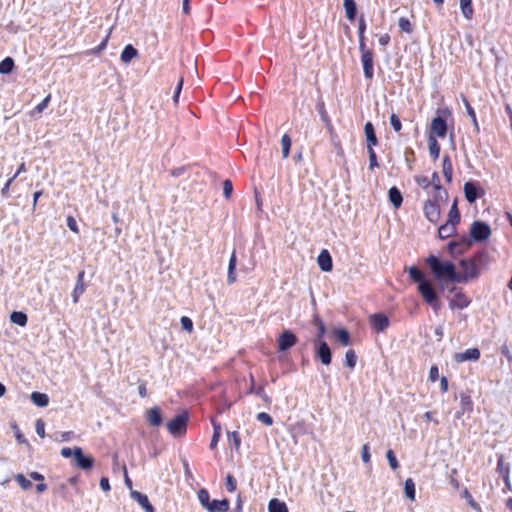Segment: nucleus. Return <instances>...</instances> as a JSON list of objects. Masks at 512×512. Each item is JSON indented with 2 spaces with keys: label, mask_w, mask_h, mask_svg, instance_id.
I'll list each match as a JSON object with an SVG mask.
<instances>
[{
  "label": "nucleus",
  "mask_w": 512,
  "mask_h": 512,
  "mask_svg": "<svg viewBox=\"0 0 512 512\" xmlns=\"http://www.w3.org/2000/svg\"><path fill=\"white\" fill-rule=\"evenodd\" d=\"M428 147H429L430 156L434 160H436L439 157V154H440V145L437 142L436 138L434 136H432V135H429Z\"/></svg>",
  "instance_id": "nucleus-35"
},
{
  "label": "nucleus",
  "mask_w": 512,
  "mask_h": 512,
  "mask_svg": "<svg viewBox=\"0 0 512 512\" xmlns=\"http://www.w3.org/2000/svg\"><path fill=\"white\" fill-rule=\"evenodd\" d=\"M357 362V356L353 349H349L345 354V366L354 369Z\"/></svg>",
  "instance_id": "nucleus-44"
},
{
  "label": "nucleus",
  "mask_w": 512,
  "mask_h": 512,
  "mask_svg": "<svg viewBox=\"0 0 512 512\" xmlns=\"http://www.w3.org/2000/svg\"><path fill=\"white\" fill-rule=\"evenodd\" d=\"M390 125L395 132H400L402 129V123L399 116L395 113L390 115Z\"/></svg>",
  "instance_id": "nucleus-51"
},
{
  "label": "nucleus",
  "mask_w": 512,
  "mask_h": 512,
  "mask_svg": "<svg viewBox=\"0 0 512 512\" xmlns=\"http://www.w3.org/2000/svg\"><path fill=\"white\" fill-rule=\"evenodd\" d=\"M409 276L412 281L418 283V292L423 300L429 304L435 312L441 308V302L430 281L425 279L424 273L417 267L409 268Z\"/></svg>",
  "instance_id": "nucleus-1"
},
{
  "label": "nucleus",
  "mask_w": 512,
  "mask_h": 512,
  "mask_svg": "<svg viewBox=\"0 0 512 512\" xmlns=\"http://www.w3.org/2000/svg\"><path fill=\"white\" fill-rule=\"evenodd\" d=\"M257 420L263 423L266 426H271L273 424L272 417L266 412H260L257 414Z\"/></svg>",
  "instance_id": "nucleus-55"
},
{
  "label": "nucleus",
  "mask_w": 512,
  "mask_h": 512,
  "mask_svg": "<svg viewBox=\"0 0 512 512\" xmlns=\"http://www.w3.org/2000/svg\"><path fill=\"white\" fill-rule=\"evenodd\" d=\"M312 321H313V324L317 327V334H316V338L314 340V344H316L317 342L323 341L322 339L326 333V326L318 314H315L313 316Z\"/></svg>",
  "instance_id": "nucleus-26"
},
{
  "label": "nucleus",
  "mask_w": 512,
  "mask_h": 512,
  "mask_svg": "<svg viewBox=\"0 0 512 512\" xmlns=\"http://www.w3.org/2000/svg\"><path fill=\"white\" fill-rule=\"evenodd\" d=\"M14 68V60L11 57H6L0 62V74H9Z\"/></svg>",
  "instance_id": "nucleus-42"
},
{
  "label": "nucleus",
  "mask_w": 512,
  "mask_h": 512,
  "mask_svg": "<svg viewBox=\"0 0 512 512\" xmlns=\"http://www.w3.org/2000/svg\"><path fill=\"white\" fill-rule=\"evenodd\" d=\"M480 358V351L478 348H469L464 352L456 353L454 355V360L457 363H462L465 361H477Z\"/></svg>",
  "instance_id": "nucleus-15"
},
{
  "label": "nucleus",
  "mask_w": 512,
  "mask_h": 512,
  "mask_svg": "<svg viewBox=\"0 0 512 512\" xmlns=\"http://www.w3.org/2000/svg\"><path fill=\"white\" fill-rule=\"evenodd\" d=\"M370 448L368 444H364L362 446L361 456L364 463L370 462L371 454H370Z\"/></svg>",
  "instance_id": "nucleus-61"
},
{
  "label": "nucleus",
  "mask_w": 512,
  "mask_h": 512,
  "mask_svg": "<svg viewBox=\"0 0 512 512\" xmlns=\"http://www.w3.org/2000/svg\"><path fill=\"white\" fill-rule=\"evenodd\" d=\"M15 481L23 490H29L32 488V483L23 474L19 473L14 477Z\"/></svg>",
  "instance_id": "nucleus-46"
},
{
  "label": "nucleus",
  "mask_w": 512,
  "mask_h": 512,
  "mask_svg": "<svg viewBox=\"0 0 512 512\" xmlns=\"http://www.w3.org/2000/svg\"><path fill=\"white\" fill-rule=\"evenodd\" d=\"M460 407L461 412H457L456 417L460 418L461 415L468 413L470 414L473 411L474 403L469 393H460Z\"/></svg>",
  "instance_id": "nucleus-16"
},
{
  "label": "nucleus",
  "mask_w": 512,
  "mask_h": 512,
  "mask_svg": "<svg viewBox=\"0 0 512 512\" xmlns=\"http://www.w3.org/2000/svg\"><path fill=\"white\" fill-rule=\"evenodd\" d=\"M228 440L234 444L236 449L241 445V438L237 431L228 432Z\"/></svg>",
  "instance_id": "nucleus-57"
},
{
  "label": "nucleus",
  "mask_w": 512,
  "mask_h": 512,
  "mask_svg": "<svg viewBox=\"0 0 512 512\" xmlns=\"http://www.w3.org/2000/svg\"><path fill=\"white\" fill-rule=\"evenodd\" d=\"M425 263L437 280H449L452 282L459 280V273L456 272L455 265L452 262L441 261L435 255H430L426 258Z\"/></svg>",
  "instance_id": "nucleus-2"
},
{
  "label": "nucleus",
  "mask_w": 512,
  "mask_h": 512,
  "mask_svg": "<svg viewBox=\"0 0 512 512\" xmlns=\"http://www.w3.org/2000/svg\"><path fill=\"white\" fill-rule=\"evenodd\" d=\"M367 151L369 156V169L373 170L374 168L378 167L377 155L374 148L367 149Z\"/></svg>",
  "instance_id": "nucleus-54"
},
{
  "label": "nucleus",
  "mask_w": 512,
  "mask_h": 512,
  "mask_svg": "<svg viewBox=\"0 0 512 512\" xmlns=\"http://www.w3.org/2000/svg\"><path fill=\"white\" fill-rule=\"evenodd\" d=\"M361 53V64L363 68L364 77L367 80H372L374 77V57L375 54L372 49L368 47L359 48Z\"/></svg>",
  "instance_id": "nucleus-5"
},
{
  "label": "nucleus",
  "mask_w": 512,
  "mask_h": 512,
  "mask_svg": "<svg viewBox=\"0 0 512 512\" xmlns=\"http://www.w3.org/2000/svg\"><path fill=\"white\" fill-rule=\"evenodd\" d=\"M462 497L467 501L468 505L474 509L475 511L480 512L481 507L480 505L473 499L471 493L468 491L467 488H464L462 491Z\"/></svg>",
  "instance_id": "nucleus-43"
},
{
  "label": "nucleus",
  "mask_w": 512,
  "mask_h": 512,
  "mask_svg": "<svg viewBox=\"0 0 512 512\" xmlns=\"http://www.w3.org/2000/svg\"><path fill=\"white\" fill-rule=\"evenodd\" d=\"M447 134V123L446 119L441 116H437L432 119L430 126V135L434 137L444 138Z\"/></svg>",
  "instance_id": "nucleus-12"
},
{
  "label": "nucleus",
  "mask_w": 512,
  "mask_h": 512,
  "mask_svg": "<svg viewBox=\"0 0 512 512\" xmlns=\"http://www.w3.org/2000/svg\"><path fill=\"white\" fill-rule=\"evenodd\" d=\"M50 101H51V94H48L39 104H37L35 106V108L32 111V114H34V113H37V114L42 113L48 107Z\"/></svg>",
  "instance_id": "nucleus-50"
},
{
  "label": "nucleus",
  "mask_w": 512,
  "mask_h": 512,
  "mask_svg": "<svg viewBox=\"0 0 512 512\" xmlns=\"http://www.w3.org/2000/svg\"><path fill=\"white\" fill-rule=\"evenodd\" d=\"M147 422L153 426L158 427L162 424V414L159 407L150 408L146 413Z\"/></svg>",
  "instance_id": "nucleus-19"
},
{
  "label": "nucleus",
  "mask_w": 512,
  "mask_h": 512,
  "mask_svg": "<svg viewBox=\"0 0 512 512\" xmlns=\"http://www.w3.org/2000/svg\"><path fill=\"white\" fill-rule=\"evenodd\" d=\"M198 499L201 505L207 510V506H209L211 502L209 492L206 489H200L198 491Z\"/></svg>",
  "instance_id": "nucleus-48"
},
{
  "label": "nucleus",
  "mask_w": 512,
  "mask_h": 512,
  "mask_svg": "<svg viewBox=\"0 0 512 512\" xmlns=\"http://www.w3.org/2000/svg\"><path fill=\"white\" fill-rule=\"evenodd\" d=\"M387 460L389 462V466L392 470H396L399 467L398 461L393 450L389 449L386 453Z\"/></svg>",
  "instance_id": "nucleus-53"
},
{
  "label": "nucleus",
  "mask_w": 512,
  "mask_h": 512,
  "mask_svg": "<svg viewBox=\"0 0 512 512\" xmlns=\"http://www.w3.org/2000/svg\"><path fill=\"white\" fill-rule=\"evenodd\" d=\"M268 512H289L285 502L273 498L268 503Z\"/></svg>",
  "instance_id": "nucleus-31"
},
{
  "label": "nucleus",
  "mask_w": 512,
  "mask_h": 512,
  "mask_svg": "<svg viewBox=\"0 0 512 512\" xmlns=\"http://www.w3.org/2000/svg\"><path fill=\"white\" fill-rule=\"evenodd\" d=\"M388 198H389L390 203L393 205V207L395 209H398L401 207L402 202H403V197H402L400 190L397 187L393 186L389 189Z\"/></svg>",
  "instance_id": "nucleus-24"
},
{
  "label": "nucleus",
  "mask_w": 512,
  "mask_h": 512,
  "mask_svg": "<svg viewBox=\"0 0 512 512\" xmlns=\"http://www.w3.org/2000/svg\"><path fill=\"white\" fill-rule=\"evenodd\" d=\"M333 336L342 346H348L351 344L350 333L345 328H335L333 330Z\"/></svg>",
  "instance_id": "nucleus-23"
},
{
  "label": "nucleus",
  "mask_w": 512,
  "mask_h": 512,
  "mask_svg": "<svg viewBox=\"0 0 512 512\" xmlns=\"http://www.w3.org/2000/svg\"><path fill=\"white\" fill-rule=\"evenodd\" d=\"M95 459L92 456H87L83 453L81 447L76 446L72 465L84 471L91 470L94 466Z\"/></svg>",
  "instance_id": "nucleus-7"
},
{
  "label": "nucleus",
  "mask_w": 512,
  "mask_h": 512,
  "mask_svg": "<svg viewBox=\"0 0 512 512\" xmlns=\"http://www.w3.org/2000/svg\"><path fill=\"white\" fill-rule=\"evenodd\" d=\"M138 56V50L132 45L127 44L120 56V59L123 63H130L133 58H136Z\"/></svg>",
  "instance_id": "nucleus-27"
},
{
  "label": "nucleus",
  "mask_w": 512,
  "mask_h": 512,
  "mask_svg": "<svg viewBox=\"0 0 512 512\" xmlns=\"http://www.w3.org/2000/svg\"><path fill=\"white\" fill-rule=\"evenodd\" d=\"M470 236L475 241H485L491 236V228L485 222L474 221L470 226Z\"/></svg>",
  "instance_id": "nucleus-8"
},
{
  "label": "nucleus",
  "mask_w": 512,
  "mask_h": 512,
  "mask_svg": "<svg viewBox=\"0 0 512 512\" xmlns=\"http://www.w3.org/2000/svg\"><path fill=\"white\" fill-rule=\"evenodd\" d=\"M441 195L434 194L432 199H428L424 202L423 212L425 217L431 223H437L441 217L440 199Z\"/></svg>",
  "instance_id": "nucleus-4"
},
{
  "label": "nucleus",
  "mask_w": 512,
  "mask_h": 512,
  "mask_svg": "<svg viewBox=\"0 0 512 512\" xmlns=\"http://www.w3.org/2000/svg\"><path fill=\"white\" fill-rule=\"evenodd\" d=\"M346 18L353 22L356 18L357 7L354 0H344L343 3Z\"/></svg>",
  "instance_id": "nucleus-29"
},
{
  "label": "nucleus",
  "mask_w": 512,
  "mask_h": 512,
  "mask_svg": "<svg viewBox=\"0 0 512 512\" xmlns=\"http://www.w3.org/2000/svg\"><path fill=\"white\" fill-rule=\"evenodd\" d=\"M398 26L402 32L410 34L413 32V26L410 20L406 17H401L398 21Z\"/></svg>",
  "instance_id": "nucleus-47"
},
{
  "label": "nucleus",
  "mask_w": 512,
  "mask_h": 512,
  "mask_svg": "<svg viewBox=\"0 0 512 512\" xmlns=\"http://www.w3.org/2000/svg\"><path fill=\"white\" fill-rule=\"evenodd\" d=\"M456 226L457 225L446 221V223L438 228L439 238L444 240L453 236L456 233Z\"/></svg>",
  "instance_id": "nucleus-25"
},
{
  "label": "nucleus",
  "mask_w": 512,
  "mask_h": 512,
  "mask_svg": "<svg viewBox=\"0 0 512 512\" xmlns=\"http://www.w3.org/2000/svg\"><path fill=\"white\" fill-rule=\"evenodd\" d=\"M430 185L433 186L435 194L441 195L442 193L447 195V192L442 188L440 178L437 172H433L431 175Z\"/></svg>",
  "instance_id": "nucleus-40"
},
{
  "label": "nucleus",
  "mask_w": 512,
  "mask_h": 512,
  "mask_svg": "<svg viewBox=\"0 0 512 512\" xmlns=\"http://www.w3.org/2000/svg\"><path fill=\"white\" fill-rule=\"evenodd\" d=\"M188 421V413L183 412L167 422V430L174 437H181L187 432Z\"/></svg>",
  "instance_id": "nucleus-3"
},
{
  "label": "nucleus",
  "mask_w": 512,
  "mask_h": 512,
  "mask_svg": "<svg viewBox=\"0 0 512 512\" xmlns=\"http://www.w3.org/2000/svg\"><path fill=\"white\" fill-rule=\"evenodd\" d=\"M404 492H405L406 497L409 500H411V501L415 500V496H416L415 483L412 478L406 479V481L404 483Z\"/></svg>",
  "instance_id": "nucleus-39"
},
{
  "label": "nucleus",
  "mask_w": 512,
  "mask_h": 512,
  "mask_svg": "<svg viewBox=\"0 0 512 512\" xmlns=\"http://www.w3.org/2000/svg\"><path fill=\"white\" fill-rule=\"evenodd\" d=\"M16 179L15 176H11L5 183V185L3 186V188L1 189V194L3 197H8L9 196V191H10V187H11V184L13 183V181Z\"/></svg>",
  "instance_id": "nucleus-60"
},
{
  "label": "nucleus",
  "mask_w": 512,
  "mask_h": 512,
  "mask_svg": "<svg viewBox=\"0 0 512 512\" xmlns=\"http://www.w3.org/2000/svg\"><path fill=\"white\" fill-rule=\"evenodd\" d=\"M317 263L320 269L324 272H329L332 270L333 263L332 257L328 250L323 249L317 257Z\"/></svg>",
  "instance_id": "nucleus-17"
},
{
  "label": "nucleus",
  "mask_w": 512,
  "mask_h": 512,
  "mask_svg": "<svg viewBox=\"0 0 512 512\" xmlns=\"http://www.w3.org/2000/svg\"><path fill=\"white\" fill-rule=\"evenodd\" d=\"M439 378V369L436 365H432L429 370V379L435 382Z\"/></svg>",
  "instance_id": "nucleus-63"
},
{
  "label": "nucleus",
  "mask_w": 512,
  "mask_h": 512,
  "mask_svg": "<svg viewBox=\"0 0 512 512\" xmlns=\"http://www.w3.org/2000/svg\"><path fill=\"white\" fill-rule=\"evenodd\" d=\"M36 433L42 438L45 436V424L41 419L36 421Z\"/></svg>",
  "instance_id": "nucleus-64"
},
{
  "label": "nucleus",
  "mask_w": 512,
  "mask_h": 512,
  "mask_svg": "<svg viewBox=\"0 0 512 512\" xmlns=\"http://www.w3.org/2000/svg\"><path fill=\"white\" fill-rule=\"evenodd\" d=\"M236 262H237L236 254H235V252H233L230 257L229 265H228V275H227L228 284H233L236 281V274H235Z\"/></svg>",
  "instance_id": "nucleus-34"
},
{
  "label": "nucleus",
  "mask_w": 512,
  "mask_h": 512,
  "mask_svg": "<svg viewBox=\"0 0 512 512\" xmlns=\"http://www.w3.org/2000/svg\"><path fill=\"white\" fill-rule=\"evenodd\" d=\"M464 195L469 203H474L476 199L484 194V190L479 187L477 182L468 181L463 187Z\"/></svg>",
  "instance_id": "nucleus-11"
},
{
  "label": "nucleus",
  "mask_w": 512,
  "mask_h": 512,
  "mask_svg": "<svg viewBox=\"0 0 512 512\" xmlns=\"http://www.w3.org/2000/svg\"><path fill=\"white\" fill-rule=\"evenodd\" d=\"M366 22L363 16H361L358 20V40H359V48L367 47L366 38Z\"/></svg>",
  "instance_id": "nucleus-33"
},
{
  "label": "nucleus",
  "mask_w": 512,
  "mask_h": 512,
  "mask_svg": "<svg viewBox=\"0 0 512 512\" xmlns=\"http://www.w3.org/2000/svg\"><path fill=\"white\" fill-rule=\"evenodd\" d=\"M471 259L476 264L480 272L482 269H485L490 262L489 254L484 249L477 252Z\"/></svg>",
  "instance_id": "nucleus-22"
},
{
  "label": "nucleus",
  "mask_w": 512,
  "mask_h": 512,
  "mask_svg": "<svg viewBox=\"0 0 512 512\" xmlns=\"http://www.w3.org/2000/svg\"><path fill=\"white\" fill-rule=\"evenodd\" d=\"M364 133L366 136L367 149H372L378 144V139L375 133L374 126L371 122H367L364 126Z\"/></svg>",
  "instance_id": "nucleus-18"
},
{
  "label": "nucleus",
  "mask_w": 512,
  "mask_h": 512,
  "mask_svg": "<svg viewBox=\"0 0 512 512\" xmlns=\"http://www.w3.org/2000/svg\"><path fill=\"white\" fill-rule=\"evenodd\" d=\"M297 343L296 335L289 331L285 330L282 332L277 339V346L279 351H287L292 348Z\"/></svg>",
  "instance_id": "nucleus-10"
},
{
  "label": "nucleus",
  "mask_w": 512,
  "mask_h": 512,
  "mask_svg": "<svg viewBox=\"0 0 512 512\" xmlns=\"http://www.w3.org/2000/svg\"><path fill=\"white\" fill-rule=\"evenodd\" d=\"M230 509V502L228 499L211 500L210 505L207 506L208 512H228Z\"/></svg>",
  "instance_id": "nucleus-21"
},
{
  "label": "nucleus",
  "mask_w": 512,
  "mask_h": 512,
  "mask_svg": "<svg viewBox=\"0 0 512 512\" xmlns=\"http://www.w3.org/2000/svg\"><path fill=\"white\" fill-rule=\"evenodd\" d=\"M452 298L449 300V307L451 309H464L471 303L470 298L462 291V289L452 288Z\"/></svg>",
  "instance_id": "nucleus-9"
},
{
  "label": "nucleus",
  "mask_w": 512,
  "mask_h": 512,
  "mask_svg": "<svg viewBox=\"0 0 512 512\" xmlns=\"http://www.w3.org/2000/svg\"><path fill=\"white\" fill-rule=\"evenodd\" d=\"M496 470L502 478H508L510 476V465L505 463L503 455H499L497 458Z\"/></svg>",
  "instance_id": "nucleus-32"
},
{
  "label": "nucleus",
  "mask_w": 512,
  "mask_h": 512,
  "mask_svg": "<svg viewBox=\"0 0 512 512\" xmlns=\"http://www.w3.org/2000/svg\"><path fill=\"white\" fill-rule=\"evenodd\" d=\"M31 400L33 403L39 407H45L49 403V397L45 393L33 392L31 394Z\"/></svg>",
  "instance_id": "nucleus-36"
},
{
  "label": "nucleus",
  "mask_w": 512,
  "mask_h": 512,
  "mask_svg": "<svg viewBox=\"0 0 512 512\" xmlns=\"http://www.w3.org/2000/svg\"><path fill=\"white\" fill-rule=\"evenodd\" d=\"M67 226L69 227V229L74 232V233H78L79 232V228H78V225H77V222L75 220V218L73 216H68L67 219Z\"/></svg>",
  "instance_id": "nucleus-62"
},
{
  "label": "nucleus",
  "mask_w": 512,
  "mask_h": 512,
  "mask_svg": "<svg viewBox=\"0 0 512 512\" xmlns=\"http://www.w3.org/2000/svg\"><path fill=\"white\" fill-rule=\"evenodd\" d=\"M30 478L35 480V481H40L41 483L37 484L36 485V491L38 493H43L46 489H47V485L43 482L44 481V476L39 473V472H36V471H33L29 474Z\"/></svg>",
  "instance_id": "nucleus-41"
},
{
  "label": "nucleus",
  "mask_w": 512,
  "mask_h": 512,
  "mask_svg": "<svg viewBox=\"0 0 512 512\" xmlns=\"http://www.w3.org/2000/svg\"><path fill=\"white\" fill-rule=\"evenodd\" d=\"M232 191H233L232 182L228 179L225 180L223 182V194H224L225 198L229 199L232 194Z\"/></svg>",
  "instance_id": "nucleus-59"
},
{
  "label": "nucleus",
  "mask_w": 512,
  "mask_h": 512,
  "mask_svg": "<svg viewBox=\"0 0 512 512\" xmlns=\"http://www.w3.org/2000/svg\"><path fill=\"white\" fill-rule=\"evenodd\" d=\"M226 489L228 492L233 493L237 488V481L236 479L231 475L228 474L226 476V483H225Z\"/></svg>",
  "instance_id": "nucleus-52"
},
{
  "label": "nucleus",
  "mask_w": 512,
  "mask_h": 512,
  "mask_svg": "<svg viewBox=\"0 0 512 512\" xmlns=\"http://www.w3.org/2000/svg\"><path fill=\"white\" fill-rule=\"evenodd\" d=\"M459 265L463 273H459V280H456V282H468L471 279H476L480 274L478 267L471 258L461 260Z\"/></svg>",
  "instance_id": "nucleus-6"
},
{
  "label": "nucleus",
  "mask_w": 512,
  "mask_h": 512,
  "mask_svg": "<svg viewBox=\"0 0 512 512\" xmlns=\"http://www.w3.org/2000/svg\"><path fill=\"white\" fill-rule=\"evenodd\" d=\"M442 172L447 183H451L453 177V166L449 155L442 160Z\"/></svg>",
  "instance_id": "nucleus-28"
},
{
  "label": "nucleus",
  "mask_w": 512,
  "mask_h": 512,
  "mask_svg": "<svg viewBox=\"0 0 512 512\" xmlns=\"http://www.w3.org/2000/svg\"><path fill=\"white\" fill-rule=\"evenodd\" d=\"M316 348V357L321 361L324 365H329L332 360V354L330 347L325 341H320L314 344Z\"/></svg>",
  "instance_id": "nucleus-13"
},
{
  "label": "nucleus",
  "mask_w": 512,
  "mask_h": 512,
  "mask_svg": "<svg viewBox=\"0 0 512 512\" xmlns=\"http://www.w3.org/2000/svg\"><path fill=\"white\" fill-rule=\"evenodd\" d=\"M86 285L85 284H76L74 290L72 292L73 303L76 304L79 301L80 296L85 292Z\"/></svg>",
  "instance_id": "nucleus-49"
},
{
  "label": "nucleus",
  "mask_w": 512,
  "mask_h": 512,
  "mask_svg": "<svg viewBox=\"0 0 512 512\" xmlns=\"http://www.w3.org/2000/svg\"><path fill=\"white\" fill-rule=\"evenodd\" d=\"M461 215L458 209V200L455 199L448 213L447 222L458 225L460 223Z\"/></svg>",
  "instance_id": "nucleus-30"
},
{
  "label": "nucleus",
  "mask_w": 512,
  "mask_h": 512,
  "mask_svg": "<svg viewBox=\"0 0 512 512\" xmlns=\"http://www.w3.org/2000/svg\"><path fill=\"white\" fill-rule=\"evenodd\" d=\"M182 328L188 332H192L193 330V322L192 320L187 316H182L180 319Z\"/></svg>",
  "instance_id": "nucleus-58"
},
{
  "label": "nucleus",
  "mask_w": 512,
  "mask_h": 512,
  "mask_svg": "<svg viewBox=\"0 0 512 512\" xmlns=\"http://www.w3.org/2000/svg\"><path fill=\"white\" fill-rule=\"evenodd\" d=\"M281 146H282V156L283 158H287L290 153L291 148V138L288 134H284L281 138Z\"/></svg>",
  "instance_id": "nucleus-45"
},
{
  "label": "nucleus",
  "mask_w": 512,
  "mask_h": 512,
  "mask_svg": "<svg viewBox=\"0 0 512 512\" xmlns=\"http://www.w3.org/2000/svg\"><path fill=\"white\" fill-rule=\"evenodd\" d=\"M132 495V498L138 502V504L146 511V512H155V509L153 507V505L150 503L147 495L141 493V492H138V491H133L131 493Z\"/></svg>",
  "instance_id": "nucleus-20"
},
{
  "label": "nucleus",
  "mask_w": 512,
  "mask_h": 512,
  "mask_svg": "<svg viewBox=\"0 0 512 512\" xmlns=\"http://www.w3.org/2000/svg\"><path fill=\"white\" fill-rule=\"evenodd\" d=\"M414 180H415L416 184L423 189H428L431 186L430 180L427 176H422V175L415 176Z\"/></svg>",
  "instance_id": "nucleus-56"
},
{
  "label": "nucleus",
  "mask_w": 512,
  "mask_h": 512,
  "mask_svg": "<svg viewBox=\"0 0 512 512\" xmlns=\"http://www.w3.org/2000/svg\"><path fill=\"white\" fill-rule=\"evenodd\" d=\"M10 320L12 323L24 327L27 324L28 318L24 312L14 311L10 315Z\"/></svg>",
  "instance_id": "nucleus-38"
},
{
  "label": "nucleus",
  "mask_w": 512,
  "mask_h": 512,
  "mask_svg": "<svg viewBox=\"0 0 512 512\" xmlns=\"http://www.w3.org/2000/svg\"><path fill=\"white\" fill-rule=\"evenodd\" d=\"M371 327L376 332H383L389 326V319L386 315L381 313L372 314L369 318Z\"/></svg>",
  "instance_id": "nucleus-14"
},
{
  "label": "nucleus",
  "mask_w": 512,
  "mask_h": 512,
  "mask_svg": "<svg viewBox=\"0 0 512 512\" xmlns=\"http://www.w3.org/2000/svg\"><path fill=\"white\" fill-rule=\"evenodd\" d=\"M460 8L463 13V16L470 20L473 17L474 9L472 5V0H460Z\"/></svg>",
  "instance_id": "nucleus-37"
}]
</instances>
